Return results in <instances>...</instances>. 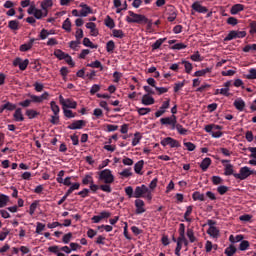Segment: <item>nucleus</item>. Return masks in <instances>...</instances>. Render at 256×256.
Masks as SVG:
<instances>
[{
    "label": "nucleus",
    "mask_w": 256,
    "mask_h": 256,
    "mask_svg": "<svg viewBox=\"0 0 256 256\" xmlns=\"http://www.w3.org/2000/svg\"><path fill=\"white\" fill-rule=\"evenodd\" d=\"M126 16L127 23H137L138 25H143V21H147V16L143 14H137L133 11H128Z\"/></svg>",
    "instance_id": "1"
},
{
    "label": "nucleus",
    "mask_w": 256,
    "mask_h": 256,
    "mask_svg": "<svg viewBox=\"0 0 256 256\" xmlns=\"http://www.w3.org/2000/svg\"><path fill=\"white\" fill-rule=\"evenodd\" d=\"M98 175L99 181H103L106 185H111V183H114L115 181V176H113L110 169H104L98 172Z\"/></svg>",
    "instance_id": "2"
},
{
    "label": "nucleus",
    "mask_w": 256,
    "mask_h": 256,
    "mask_svg": "<svg viewBox=\"0 0 256 256\" xmlns=\"http://www.w3.org/2000/svg\"><path fill=\"white\" fill-rule=\"evenodd\" d=\"M245 37H247L246 31L231 30L224 38V41H233V39H243Z\"/></svg>",
    "instance_id": "3"
},
{
    "label": "nucleus",
    "mask_w": 256,
    "mask_h": 256,
    "mask_svg": "<svg viewBox=\"0 0 256 256\" xmlns=\"http://www.w3.org/2000/svg\"><path fill=\"white\" fill-rule=\"evenodd\" d=\"M160 145H162V147H167V145H169V147H171L172 149L173 148L179 149V147H181V143H179L178 140H175L172 137H166L162 139L160 141Z\"/></svg>",
    "instance_id": "4"
},
{
    "label": "nucleus",
    "mask_w": 256,
    "mask_h": 256,
    "mask_svg": "<svg viewBox=\"0 0 256 256\" xmlns=\"http://www.w3.org/2000/svg\"><path fill=\"white\" fill-rule=\"evenodd\" d=\"M59 101L62 104L63 109H77V102L71 98L65 99L62 95H60Z\"/></svg>",
    "instance_id": "5"
},
{
    "label": "nucleus",
    "mask_w": 256,
    "mask_h": 256,
    "mask_svg": "<svg viewBox=\"0 0 256 256\" xmlns=\"http://www.w3.org/2000/svg\"><path fill=\"white\" fill-rule=\"evenodd\" d=\"M235 179H240V181H245L247 177H251V172H249V167L244 166L240 168V173L233 174Z\"/></svg>",
    "instance_id": "6"
},
{
    "label": "nucleus",
    "mask_w": 256,
    "mask_h": 256,
    "mask_svg": "<svg viewBox=\"0 0 256 256\" xmlns=\"http://www.w3.org/2000/svg\"><path fill=\"white\" fill-rule=\"evenodd\" d=\"M178 233H179V237L177 239L178 243H183L185 245V247H188L189 241L185 237V224L181 223L179 225Z\"/></svg>",
    "instance_id": "7"
},
{
    "label": "nucleus",
    "mask_w": 256,
    "mask_h": 256,
    "mask_svg": "<svg viewBox=\"0 0 256 256\" xmlns=\"http://www.w3.org/2000/svg\"><path fill=\"white\" fill-rule=\"evenodd\" d=\"M149 192V187H147L145 184H142L141 186H137L134 190V198L135 199H141V197H145V193Z\"/></svg>",
    "instance_id": "8"
},
{
    "label": "nucleus",
    "mask_w": 256,
    "mask_h": 256,
    "mask_svg": "<svg viewBox=\"0 0 256 256\" xmlns=\"http://www.w3.org/2000/svg\"><path fill=\"white\" fill-rule=\"evenodd\" d=\"M87 125L85 120H74L70 125L67 126V129L75 131L77 129H83Z\"/></svg>",
    "instance_id": "9"
},
{
    "label": "nucleus",
    "mask_w": 256,
    "mask_h": 256,
    "mask_svg": "<svg viewBox=\"0 0 256 256\" xmlns=\"http://www.w3.org/2000/svg\"><path fill=\"white\" fill-rule=\"evenodd\" d=\"M79 7H81V10H80L81 17H87V15L93 14V9L89 7V5L85 3H80Z\"/></svg>",
    "instance_id": "10"
},
{
    "label": "nucleus",
    "mask_w": 256,
    "mask_h": 256,
    "mask_svg": "<svg viewBox=\"0 0 256 256\" xmlns=\"http://www.w3.org/2000/svg\"><path fill=\"white\" fill-rule=\"evenodd\" d=\"M39 39H35V38H31L29 40V42L20 45V51L22 53H25L27 51H30V49H33V44L35 43V41H38Z\"/></svg>",
    "instance_id": "11"
},
{
    "label": "nucleus",
    "mask_w": 256,
    "mask_h": 256,
    "mask_svg": "<svg viewBox=\"0 0 256 256\" xmlns=\"http://www.w3.org/2000/svg\"><path fill=\"white\" fill-rule=\"evenodd\" d=\"M136 214L141 215L145 213V202L141 199L135 200Z\"/></svg>",
    "instance_id": "12"
},
{
    "label": "nucleus",
    "mask_w": 256,
    "mask_h": 256,
    "mask_svg": "<svg viewBox=\"0 0 256 256\" xmlns=\"http://www.w3.org/2000/svg\"><path fill=\"white\" fill-rule=\"evenodd\" d=\"M192 9L197 13H207L209 11L207 7L200 5L199 1H196L192 4Z\"/></svg>",
    "instance_id": "13"
},
{
    "label": "nucleus",
    "mask_w": 256,
    "mask_h": 256,
    "mask_svg": "<svg viewBox=\"0 0 256 256\" xmlns=\"http://www.w3.org/2000/svg\"><path fill=\"white\" fill-rule=\"evenodd\" d=\"M86 29H90L92 37H97V35H99V30H97V24L93 22L86 23Z\"/></svg>",
    "instance_id": "14"
},
{
    "label": "nucleus",
    "mask_w": 256,
    "mask_h": 256,
    "mask_svg": "<svg viewBox=\"0 0 256 256\" xmlns=\"http://www.w3.org/2000/svg\"><path fill=\"white\" fill-rule=\"evenodd\" d=\"M175 119H177V116L172 115L170 117L161 118L160 123L161 125H166V127L171 126L173 125V122L175 121Z\"/></svg>",
    "instance_id": "15"
},
{
    "label": "nucleus",
    "mask_w": 256,
    "mask_h": 256,
    "mask_svg": "<svg viewBox=\"0 0 256 256\" xmlns=\"http://www.w3.org/2000/svg\"><path fill=\"white\" fill-rule=\"evenodd\" d=\"M13 118L16 122L25 121V117H23V110L21 108H16Z\"/></svg>",
    "instance_id": "16"
},
{
    "label": "nucleus",
    "mask_w": 256,
    "mask_h": 256,
    "mask_svg": "<svg viewBox=\"0 0 256 256\" xmlns=\"http://www.w3.org/2000/svg\"><path fill=\"white\" fill-rule=\"evenodd\" d=\"M245 10V5L243 4H235L231 7L230 13L231 15H237L238 13H241V11Z\"/></svg>",
    "instance_id": "17"
},
{
    "label": "nucleus",
    "mask_w": 256,
    "mask_h": 256,
    "mask_svg": "<svg viewBox=\"0 0 256 256\" xmlns=\"http://www.w3.org/2000/svg\"><path fill=\"white\" fill-rule=\"evenodd\" d=\"M224 175H226V177H229L231 175H237V173H235V170L233 169V164L224 165Z\"/></svg>",
    "instance_id": "18"
},
{
    "label": "nucleus",
    "mask_w": 256,
    "mask_h": 256,
    "mask_svg": "<svg viewBox=\"0 0 256 256\" xmlns=\"http://www.w3.org/2000/svg\"><path fill=\"white\" fill-rule=\"evenodd\" d=\"M233 105L237 111H243L245 109V101L241 98L236 99Z\"/></svg>",
    "instance_id": "19"
},
{
    "label": "nucleus",
    "mask_w": 256,
    "mask_h": 256,
    "mask_svg": "<svg viewBox=\"0 0 256 256\" xmlns=\"http://www.w3.org/2000/svg\"><path fill=\"white\" fill-rule=\"evenodd\" d=\"M155 104V98L149 96V94H145L142 97V105H154Z\"/></svg>",
    "instance_id": "20"
},
{
    "label": "nucleus",
    "mask_w": 256,
    "mask_h": 256,
    "mask_svg": "<svg viewBox=\"0 0 256 256\" xmlns=\"http://www.w3.org/2000/svg\"><path fill=\"white\" fill-rule=\"evenodd\" d=\"M211 163H212L211 158L209 157L204 158L200 164V168L202 169V171H207L211 166Z\"/></svg>",
    "instance_id": "21"
},
{
    "label": "nucleus",
    "mask_w": 256,
    "mask_h": 256,
    "mask_svg": "<svg viewBox=\"0 0 256 256\" xmlns=\"http://www.w3.org/2000/svg\"><path fill=\"white\" fill-rule=\"evenodd\" d=\"M145 165V161L140 160L134 165V171L137 173V175H143V166Z\"/></svg>",
    "instance_id": "22"
},
{
    "label": "nucleus",
    "mask_w": 256,
    "mask_h": 256,
    "mask_svg": "<svg viewBox=\"0 0 256 256\" xmlns=\"http://www.w3.org/2000/svg\"><path fill=\"white\" fill-rule=\"evenodd\" d=\"M175 19H177V10L175 9V7H171L170 12L168 13L167 21L173 23Z\"/></svg>",
    "instance_id": "23"
},
{
    "label": "nucleus",
    "mask_w": 256,
    "mask_h": 256,
    "mask_svg": "<svg viewBox=\"0 0 256 256\" xmlns=\"http://www.w3.org/2000/svg\"><path fill=\"white\" fill-rule=\"evenodd\" d=\"M191 213H193V206H187L186 212L184 213V219L187 223H192L193 219L190 218Z\"/></svg>",
    "instance_id": "24"
},
{
    "label": "nucleus",
    "mask_w": 256,
    "mask_h": 256,
    "mask_svg": "<svg viewBox=\"0 0 256 256\" xmlns=\"http://www.w3.org/2000/svg\"><path fill=\"white\" fill-rule=\"evenodd\" d=\"M211 71H213V68H205L202 70H198L194 73V77H205V75H207V73H211Z\"/></svg>",
    "instance_id": "25"
},
{
    "label": "nucleus",
    "mask_w": 256,
    "mask_h": 256,
    "mask_svg": "<svg viewBox=\"0 0 256 256\" xmlns=\"http://www.w3.org/2000/svg\"><path fill=\"white\" fill-rule=\"evenodd\" d=\"M207 233L210 235V237H213V239H217L219 237V229H217L215 226L209 227Z\"/></svg>",
    "instance_id": "26"
},
{
    "label": "nucleus",
    "mask_w": 256,
    "mask_h": 256,
    "mask_svg": "<svg viewBox=\"0 0 256 256\" xmlns=\"http://www.w3.org/2000/svg\"><path fill=\"white\" fill-rule=\"evenodd\" d=\"M141 139H143L141 132H136L134 134V138L132 140V147H137V145H139V143H141Z\"/></svg>",
    "instance_id": "27"
},
{
    "label": "nucleus",
    "mask_w": 256,
    "mask_h": 256,
    "mask_svg": "<svg viewBox=\"0 0 256 256\" xmlns=\"http://www.w3.org/2000/svg\"><path fill=\"white\" fill-rule=\"evenodd\" d=\"M8 29H11V31H19V21L18 20H10L8 22Z\"/></svg>",
    "instance_id": "28"
},
{
    "label": "nucleus",
    "mask_w": 256,
    "mask_h": 256,
    "mask_svg": "<svg viewBox=\"0 0 256 256\" xmlns=\"http://www.w3.org/2000/svg\"><path fill=\"white\" fill-rule=\"evenodd\" d=\"M86 67H92V69H100V71H103V64H101V61L96 60L92 63H88Z\"/></svg>",
    "instance_id": "29"
},
{
    "label": "nucleus",
    "mask_w": 256,
    "mask_h": 256,
    "mask_svg": "<svg viewBox=\"0 0 256 256\" xmlns=\"http://www.w3.org/2000/svg\"><path fill=\"white\" fill-rule=\"evenodd\" d=\"M193 201H205V194H201L199 191H195L192 194Z\"/></svg>",
    "instance_id": "30"
},
{
    "label": "nucleus",
    "mask_w": 256,
    "mask_h": 256,
    "mask_svg": "<svg viewBox=\"0 0 256 256\" xmlns=\"http://www.w3.org/2000/svg\"><path fill=\"white\" fill-rule=\"evenodd\" d=\"M167 41V38H160L156 40L155 44H152V51L159 49Z\"/></svg>",
    "instance_id": "31"
},
{
    "label": "nucleus",
    "mask_w": 256,
    "mask_h": 256,
    "mask_svg": "<svg viewBox=\"0 0 256 256\" xmlns=\"http://www.w3.org/2000/svg\"><path fill=\"white\" fill-rule=\"evenodd\" d=\"M224 253L227 256H233L235 253H237V248L233 244H231L225 249Z\"/></svg>",
    "instance_id": "32"
},
{
    "label": "nucleus",
    "mask_w": 256,
    "mask_h": 256,
    "mask_svg": "<svg viewBox=\"0 0 256 256\" xmlns=\"http://www.w3.org/2000/svg\"><path fill=\"white\" fill-rule=\"evenodd\" d=\"M112 37H115L116 39H123L125 37V32L123 30H112Z\"/></svg>",
    "instance_id": "33"
},
{
    "label": "nucleus",
    "mask_w": 256,
    "mask_h": 256,
    "mask_svg": "<svg viewBox=\"0 0 256 256\" xmlns=\"http://www.w3.org/2000/svg\"><path fill=\"white\" fill-rule=\"evenodd\" d=\"M54 55L57 59H59L60 61H63V59H65L68 54L63 52L61 49H57L54 51Z\"/></svg>",
    "instance_id": "34"
},
{
    "label": "nucleus",
    "mask_w": 256,
    "mask_h": 256,
    "mask_svg": "<svg viewBox=\"0 0 256 256\" xmlns=\"http://www.w3.org/2000/svg\"><path fill=\"white\" fill-rule=\"evenodd\" d=\"M105 25L108 29H115V20L111 16H107L105 19Z\"/></svg>",
    "instance_id": "35"
},
{
    "label": "nucleus",
    "mask_w": 256,
    "mask_h": 256,
    "mask_svg": "<svg viewBox=\"0 0 256 256\" xmlns=\"http://www.w3.org/2000/svg\"><path fill=\"white\" fill-rule=\"evenodd\" d=\"M50 108H51V111L54 113V115H59V112L61 111V109L59 108V105H57V102L51 101Z\"/></svg>",
    "instance_id": "36"
},
{
    "label": "nucleus",
    "mask_w": 256,
    "mask_h": 256,
    "mask_svg": "<svg viewBox=\"0 0 256 256\" xmlns=\"http://www.w3.org/2000/svg\"><path fill=\"white\" fill-rule=\"evenodd\" d=\"M7 203H9V196H7L5 194H1L0 195V209H2V207H6Z\"/></svg>",
    "instance_id": "37"
},
{
    "label": "nucleus",
    "mask_w": 256,
    "mask_h": 256,
    "mask_svg": "<svg viewBox=\"0 0 256 256\" xmlns=\"http://www.w3.org/2000/svg\"><path fill=\"white\" fill-rule=\"evenodd\" d=\"M187 237L190 243H195L197 241V238L195 237V232H193V229L191 228L187 229Z\"/></svg>",
    "instance_id": "38"
},
{
    "label": "nucleus",
    "mask_w": 256,
    "mask_h": 256,
    "mask_svg": "<svg viewBox=\"0 0 256 256\" xmlns=\"http://www.w3.org/2000/svg\"><path fill=\"white\" fill-rule=\"evenodd\" d=\"M94 183L93 176L91 174H86L85 177L82 179L83 185H92Z\"/></svg>",
    "instance_id": "39"
},
{
    "label": "nucleus",
    "mask_w": 256,
    "mask_h": 256,
    "mask_svg": "<svg viewBox=\"0 0 256 256\" xmlns=\"http://www.w3.org/2000/svg\"><path fill=\"white\" fill-rule=\"evenodd\" d=\"M83 45L84 47H89L90 49H97V44H93L89 38L83 39Z\"/></svg>",
    "instance_id": "40"
},
{
    "label": "nucleus",
    "mask_w": 256,
    "mask_h": 256,
    "mask_svg": "<svg viewBox=\"0 0 256 256\" xmlns=\"http://www.w3.org/2000/svg\"><path fill=\"white\" fill-rule=\"evenodd\" d=\"M50 7H53V0H44L41 2V8L43 11H47Z\"/></svg>",
    "instance_id": "41"
},
{
    "label": "nucleus",
    "mask_w": 256,
    "mask_h": 256,
    "mask_svg": "<svg viewBox=\"0 0 256 256\" xmlns=\"http://www.w3.org/2000/svg\"><path fill=\"white\" fill-rule=\"evenodd\" d=\"M64 117H67V119H74V117L77 116V113H73L72 110H69L67 108H63Z\"/></svg>",
    "instance_id": "42"
},
{
    "label": "nucleus",
    "mask_w": 256,
    "mask_h": 256,
    "mask_svg": "<svg viewBox=\"0 0 256 256\" xmlns=\"http://www.w3.org/2000/svg\"><path fill=\"white\" fill-rule=\"evenodd\" d=\"M48 251H49L50 253H54V254L57 255V256H65V254L59 252V251H61V250L59 249V246H50V247L48 248Z\"/></svg>",
    "instance_id": "43"
},
{
    "label": "nucleus",
    "mask_w": 256,
    "mask_h": 256,
    "mask_svg": "<svg viewBox=\"0 0 256 256\" xmlns=\"http://www.w3.org/2000/svg\"><path fill=\"white\" fill-rule=\"evenodd\" d=\"M26 115L28 119H35V117L39 116V112H37V110L34 109H28L26 110Z\"/></svg>",
    "instance_id": "44"
},
{
    "label": "nucleus",
    "mask_w": 256,
    "mask_h": 256,
    "mask_svg": "<svg viewBox=\"0 0 256 256\" xmlns=\"http://www.w3.org/2000/svg\"><path fill=\"white\" fill-rule=\"evenodd\" d=\"M62 29H64V31H67V33H71V19L67 18L63 22Z\"/></svg>",
    "instance_id": "45"
},
{
    "label": "nucleus",
    "mask_w": 256,
    "mask_h": 256,
    "mask_svg": "<svg viewBox=\"0 0 256 256\" xmlns=\"http://www.w3.org/2000/svg\"><path fill=\"white\" fill-rule=\"evenodd\" d=\"M106 51L107 53H113V51H115V41L109 40L106 43Z\"/></svg>",
    "instance_id": "46"
},
{
    "label": "nucleus",
    "mask_w": 256,
    "mask_h": 256,
    "mask_svg": "<svg viewBox=\"0 0 256 256\" xmlns=\"http://www.w3.org/2000/svg\"><path fill=\"white\" fill-rule=\"evenodd\" d=\"M182 65H184L186 73L191 74V72L193 71V64H191V62L189 61L184 60L182 61Z\"/></svg>",
    "instance_id": "47"
},
{
    "label": "nucleus",
    "mask_w": 256,
    "mask_h": 256,
    "mask_svg": "<svg viewBox=\"0 0 256 256\" xmlns=\"http://www.w3.org/2000/svg\"><path fill=\"white\" fill-rule=\"evenodd\" d=\"M49 35H51V33L49 32V30L47 29H42L39 33V38L42 40V41H45V39H47V37H49Z\"/></svg>",
    "instance_id": "48"
},
{
    "label": "nucleus",
    "mask_w": 256,
    "mask_h": 256,
    "mask_svg": "<svg viewBox=\"0 0 256 256\" xmlns=\"http://www.w3.org/2000/svg\"><path fill=\"white\" fill-rule=\"evenodd\" d=\"M249 241L247 240H242L240 245H239V250L240 251H247L249 249Z\"/></svg>",
    "instance_id": "49"
},
{
    "label": "nucleus",
    "mask_w": 256,
    "mask_h": 256,
    "mask_svg": "<svg viewBox=\"0 0 256 256\" xmlns=\"http://www.w3.org/2000/svg\"><path fill=\"white\" fill-rule=\"evenodd\" d=\"M39 205V201H34L31 205H30V208H29V214L30 215H35V211L37 210V207Z\"/></svg>",
    "instance_id": "50"
},
{
    "label": "nucleus",
    "mask_w": 256,
    "mask_h": 256,
    "mask_svg": "<svg viewBox=\"0 0 256 256\" xmlns=\"http://www.w3.org/2000/svg\"><path fill=\"white\" fill-rule=\"evenodd\" d=\"M4 109H6V111H15V109H17V105L11 102H6L4 104Z\"/></svg>",
    "instance_id": "51"
},
{
    "label": "nucleus",
    "mask_w": 256,
    "mask_h": 256,
    "mask_svg": "<svg viewBox=\"0 0 256 256\" xmlns=\"http://www.w3.org/2000/svg\"><path fill=\"white\" fill-rule=\"evenodd\" d=\"M151 108H137V113L140 116L149 115Z\"/></svg>",
    "instance_id": "52"
},
{
    "label": "nucleus",
    "mask_w": 256,
    "mask_h": 256,
    "mask_svg": "<svg viewBox=\"0 0 256 256\" xmlns=\"http://www.w3.org/2000/svg\"><path fill=\"white\" fill-rule=\"evenodd\" d=\"M176 130L178 131L179 135H187L189 132V130L185 129L181 124L177 125Z\"/></svg>",
    "instance_id": "53"
},
{
    "label": "nucleus",
    "mask_w": 256,
    "mask_h": 256,
    "mask_svg": "<svg viewBox=\"0 0 256 256\" xmlns=\"http://www.w3.org/2000/svg\"><path fill=\"white\" fill-rule=\"evenodd\" d=\"M249 51H256V44H248L243 48L244 53H249Z\"/></svg>",
    "instance_id": "54"
},
{
    "label": "nucleus",
    "mask_w": 256,
    "mask_h": 256,
    "mask_svg": "<svg viewBox=\"0 0 256 256\" xmlns=\"http://www.w3.org/2000/svg\"><path fill=\"white\" fill-rule=\"evenodd\" d=\"M171 49L173 50H177V51H181V49H187V45L183 44V43H177L174 44Z\"/></svg>",
    "instance_id": "55"
},
{
    "label": "nucleus",
    "mask_w": 256,
    "mask_h": 256,
    "mask_svg": "<svg viewBox=\"0 0 256 256\" xmlns=\"http://www.w3.org/2000/svg\"><path fill=\"white\" fill-rule=\"evenodd\" d=\"M211 180L213 185H221V183H223V178H221L220 176H212Z\"/></svg>",
    "instance_id": "56"
},
{
    "label": "nucleus",
    "mask_w": 256,
    "mask_h": 256,
    "mask_svg": "<svg viewBox=\"0 0 256 256\" xmlns=\"http://www.w3.org/2000/svg\"><path fill=\"white\" fill-rule=\"evenodd\" d=\"M121 177H131V175H133V173L131 172V168H126L124 169L122 172H120Z\"/></svg>",
    "instance_id": "57"
},
{
    "label": "nucleus",
    "mask_w": 256,
    "mask_h": 256,
    "mask_svg": "<svg viewBox=\"0 0 256 256\" xmlns=\"http://www.w3.org/2000/svg\"><path fill=\"white\" fill-rule=\"evenodd\" d=\"M28 66H29V59H25V60H22V62H20L19 69L20 71H25V69H27Z\"/></svg>",
    "instance_id": "58"
},
{
    "label": "nucleus",
    "mask_w": 256,
    "mask_h": 256,
    "mask_svg": "<svg viewBox=\"0 0 256 256\" xmlns=\"http://www.w3.org/2000/svg\"><path fill=\"white\" fill-rule=\"evenodd\" d=\"M184 147H186L187 151H195L196 146L193 142H184Z\"/></svg>",
    "instance_id": "59"
},
{
    "label": "nucleus",
    "mask_w": 256,
    "mask_h": 256,
    "mask_svg": "<svg viewBox=\"0 0 256 256\" xmlns=\"http://www.w3.org/2000/svg\"><path fill=\"white\" fill-rule=\"evenodd\" d=\"M100 189H101V191H104V193H111V191H112L111 185H109V184L100 185Z\"/></svg>",
    "instance_id": "60"
},
{
    "label": "nucleus",
    "mask_w": 256,
    "mask_h": 256,
    "mask_svg": "<svg viewBox=\"0 0 256 256\" xmlns=\"http://www.w3.org/2000/svg\"><path fill=\"white\" fill-rule=\"evenodd\" d=\"M125 193L129 197V199H131V198L134 197L135 192H133V187L128 186V187L125 188Z\"/></svg>",
    "instance_id": "61"
},
{
    "label": "nucleus",
    "mask_w": 256,
    "mask_h": 256,
    "mask_svg": "<svg viewBox=\"0 0 256 256\" xmlns=\"http://www.w3.org/2000/svg\"><path fill=\"white\" fill-rule=\"evenodd\" d=\"M217 191H218L219 195H225V193H227V191H229V187L222 185L217 188Z\"/></svg>",
    "instance_id": "62"
},
{
    "label": "nucleus",
    "mask_w": 256,
    "mask_h": 256,
    "mask_svg": "<svg viewBox=\"0 0 256 256\" xmlns=\"http://www.w3.org/2000/svg\"><path fill=\"white\" fill-rule=\"evenodd\" d=\"M190 58L195 62L203 61V59L201 58V54H199V52L194 53L190 56Z\"/></svg>",
    "instance_id": "63"
},
{
    "label": "nucleus",
    "mask_w": 256,
    "mask_h": 256,
    "mask_svg": "<svg viewBox=\"0 0 256 256\" xmlns=\"http://www.w3.org/2000/svg\"><path fill=\"white\" fill-rule=\"evenodd\" d=\"M247 79H256V69L251 68L249 70V75H247Z\"/></svg>",
    "instance_id": "64"
}]
</instances>
